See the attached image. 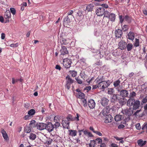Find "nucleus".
I'll return each instance as SVG.
<instances>
[{"mask_svg": "<svg viewBox=\"0 0 147 147\" xmlns=\"http://www.w3.org/2000/svg\"><path fill=\"white\" fill-rule=\"evenodd\" d=\"M96 14L98 16H102L104 15V16L105 17H108V16L107 13V11H105V9L103 7H100L97 9L96 11Z\"/></svg>", "mask_w": 147, "mask_h": 147, "instance_id": "nucleus-1", "label": "nucleus"}, {"mask_svg": "<svg viewBox=\"0 0 147 147\" xmlns=\"http://www.w3.org/2000/svg\"><path fill=\"white\" fill-rule=\"evenodd\" d=\"M65 79L66 80V84L65 86L67 89L69 90L70 88L71 84L74 82V80L71 78L69 76H66Z\"/></svg>", "mask_w": 147, "mask_h": 147, "instance_id": "nucleus-2", "label": "nucleus"}, {"mask_svg": "<svg viewBox=\"0 0 147 147\" xmlns=\"http://www.w3.org/2000/svg\"><path fill=\"white\" fill-rule=\"evenodd\" d=\"M127 104L129 106H131L132 105L134 110H136L139 108L140 103L139 101H127Z\"/></svg>", "mask_w": 147, "mask_h": 147, "instance_id": "nucleus-3", "label": "nucleus"}, {"mask_svg": "<svg viewBox=\"0 0 147 147\" xmlns=\"http://www.w3.org/2000/svg\"><path fill=\"white\" fill-rule=\"evenodd\" d=\"M72 63V60L71 59L66 58L63 60V64L64 66L66 68H69L71 67Z\"/></svg>", "mask_w": 147, "mask_h": 147, "instance_id": "nucleus-4", "label": "nucleus"}, {"mask_svg": "<svg viewBox=\"0 0 147 147\" xmlns=\"http://www.w3.org/2000/svg\"><path fill=\"white\" fill-rule=\"evenodd\" d=\"M96 80L98 84V88L100 89H102V87L105 81V79L103 76H98Z\"/></svg>", "mask_w": 147, "mask_h": 147, "instance_id": "nucleus-5", "label": "nucleus"}, {"mask_svg": "<svg viewBox=\"0 0 147 147\" xmlns=\"http://www.w3.org/2000/svg\"><path fill=\"white\" fill-rule=\"evenodd\" d=\"M79 116L78 114V113L76 114V117H73V116L69 114L66 117V119L68 121H74V120H76L78 121L79 120Z\"/></svg>", "mask_w": 147, "mask_h": 147, "instance_id": "nucleus-6", "label": "nucleus"}, {"mask_svg": "<svg viewBox=\"0 0 147 147\" xmlns=\"http://www.w3.org/2000/svg\"><path fill=\"white\" fill-rule=\"evenodd\" d=\"M4 17L6 19L5 23L9 22V19L11 18V12L9 10H6L4 14Z\"/></svg>", "mask_w": 147, "mask_h": 147, "instance_id": "nucleus-7", "label": "nucleus"}, {"mask_svg": "<svg viewBox=\"0 0 147 147\" xmlns=\"http://www.w3.org/2000/svg\"><path fill=\"white\" fill-rule=\"evenodd\" d=\"M118 91L119 92V94L122 97H127L129 94L128 91L125 89H122L120 91L119 89H118Z\"/></svg>", "mask_w": 147, "mask_h": 147, "instance_id": "nucleus-8", "label": "nucleus"}, {"mask_svg": "<svg viewBox=\"0 0 147 147\" xmlns=\"http://www.w3.org/2000/svg\"><path fill=\"white\" fill-rule=\"evenodd\" d=\"M113 119V118L111 115L106 114L105 117V118L104 122L105 123H110L112 121Z\"/></svg>", "mask_w": 147, "mask_h": 147, "instance_id": "nucleus-9", "label": "nucleus"}, {"mask_svg": "<svg viewBox=\"0 0 147 147\" xmlns=\"http://www.w3.org/2000/svg\"><path fill=\"white\" fill-rule=\"evenodd\" d=\"M126 45L127 43L125 42L124 41H121L119 43V48L121 50H123L126 48Z\"/></svg>", "mask_w": 147, "mask_h": 147, "instance_id": "nucleus-10", "label": "nucleus"}, {"mask_svg": "<svg viewBox=\"0 0 147 147\" xmlns=\"http://www.w3.org/2000/svg\"><path fill=\"white\" fill-rule=\"evenodd\" d=\"M121 112L123 114H125L127 115V116H130L133 113V110L131 111V109H125L122 110L121 111Z\"/></svg>", "mask_w": 147, "mask_h": 147, "instance_id": "nucleus-11", "label": "nucleus"}, {"mask_svg": "<svg viewBox=\"0 0 147 147\" xmlns=\"http://www.w3.org/2000/svg\"><path fill=\"white\" fill-rule=\"evenodd\" d=\"M45 129L48 131L49 132H50L53 130L54 127L53 125L51 123H48L47 124H46Z\"/></svg>", "mask_w": 147, "mask_h": 147, "instance_id": "nucleus-12", "label": "nucleus"}, {"mask_svg": "<svg viewBox=\"0 0 147 147\" xmlns=\"http://www.w3.org/2000/svg\"><path fill=\"white\" fill-rule=\"evenodd\" d=\"M112 82L110 81V80H107V81L106 82L104 79V82H103V85H102V89L104 90L105 88L108 87V86L110 85Z\"/></svg>", "mask_w": 147, "mask_h": 147, "instance_id": "nucleus-13", "label": "nucleus"}, {"mask_svg": "<svg viewBox=\"0 0 147 147\" xmlns=\"http://www.w3.org/2000/svg\"><path fill=\"white\" fill-rule=\"evenodd\" d=\"M107 13L108 16V17L109 18V20L112 22H115L116 16L115 14H114V13H111V14H110L108 12V11Z\"/></svg>", "mask_w": 147, "mask_h": 147, "instance_id": "nucleus-14", "label": "nucleus"}, {"mask_svg": "<svg viewBox=\"0 0 147 147\" xmlns=\"http://www.w3.org/2000/svg\"><path fill=\"white\" fill-rule=\"evenodd\" d=\"M46 124L44 123H39L37 125V129L39 130H43L46 129Z\"/></svg>", "mask_w": 147, "mask_h": 147, "instance_id": "nucleus-15", "label": "nucleus"}, {"mask_svg": "<svg viewBox=\"0 0 147 147\" xmlns=\"http://www.w3.org/2000/svg\"><path fill=\"white\" fill-rule=\"evenodd\" d=\"M136 93L134 91H132L129 94V98L128 101H135V99L134 97L136 95Z\"/></svg>", "mask_w": 147, "mask_h": 147, "instance_id": "nucleus-16", "label": "nucleus"}, {"mask_svg": "<svg viewBox=\"0 0 147 147\" xmlns=\"http://www.w3.org/2000/svg\"><path fill=\"white\" fill-rule=\"evenodd\" d=\"M122 34L123 32L121 30L117 29L115 31V35L116 37L118 38L121 37Z\"/></svg>", "mask_w": 147, "mask_h": 147, "instance_id": "nucleus-17", "label": "nucleus"}, {"mask_svg": "<svg viewBox=\"0 0 147 147\" xmlns=\"http://www.w3.org/2000/svg\"><path fill=\"white\" fill-rule=\"evenodd\" d=\"M1 132L4 139L6 140H9V136L5 131L4 129H2L1 130Z\"/></svg>", "mask_w": 147, "mask_h": 147, "instance_id": "nucleus-18", "label": "nucleus"}, {"mask_svg": "<svg viewBox=\"0 0 147 147\" xmlns=\"http://www.w3.org/2000/svg\"><path fill=\"white\" fill-rule=\"evenodd\" d=\"M60 51L61 53V54L62 55H65V54H67L68 52L66 47H65V46L62 47V49L60 50Z\"/></svg>", "mask_w": 147, "mask_h": 147, "instance_id": "nucleus-19", "label": "nucleus"}, {"mask_svg": "<svg viewBox=\"0 0 147 147\" xmlns=\"http://www.w3.org/2000/svg\"><path fill=\"white\" fill-rule=\"evenodd\" d=\"M95 1H97V2L96 3V4L97 5H101L102 7H105V8H108L109 7V6L107 4H101V3H100V2L101 1H103L104 0H94Z\"/></svg>", "mask_w": 147, "mask_h": 147, "instance_id": "nucleus-20", "label": "nucleus"}, {"mask_svg": "<svg viewBox=\"0 0 147 147\" xmlns=\"http://www.w3.org/2000/svg\"><path fill=\"white\" fill-rule=\"evenodd\" d=\"M78 97L80 99H84V101H86V99L84 98L85 97V94L84 93L81 92L80 90V92L79 93H78Z\"/></svg>", "mask_w": 147, "mask_h": 147, "instance_id": "nucleus-21", "label": "nucleus"}, {"mask_svg": "<svg viewBox=\"0 0 147 147\" xmlns=\"http://www.w3.org/2000/svg\"><path fill=\"white\" fill-rule=\"evenodd\" d=\"M107 111L106 109H104L100 113L99 116H101L102 117H104L105 116L106 117L107 114Z\"/></svg>", "mask_w": 147, "mask_h": 147, "instance_id": "nucleus-22", "label": "nucleus"}, {"mask_svg": "<svg viewBox=\"0 0 147 147\" xmlns=\"http://www.w3.org/2000/svg\"><path fill=\"white\" fill-rule=\"evenodd\" d=\"M128 38L131 40H133L135 38L134 33V32H129L128 34Z\"/></svg>", "mask_w": 147, "mask_h": 147, "instance_id": "nucleus-23", "label": "nucleus"}, {"mask_svg": "<svg viewBox=\"0 0 147 147\" xmlns=\"http://www.w3.org/2000/svg\"><path fill=\"white\" fill-rule=\"evenodd\" d=\"M71 22L70 19V16L68 15L66 16L64 18L63 20V23L64 24H67V23H70Z\"/></svg>", "mask_w": 147, "mask_h": 147, "instance_id": "nucleus-24", "label": "nucleus"}, {"mask_svg": "<svg viewBox=\"0 0 147 147\" xmlns=\"http://www.w3.org/2000/svg\"><path fill=\"white\" fill-rule=\"evenodd\" d=\"M147 142L146 141H143V140L142 139L139 140L138 141V143L140 146H144L146 144Z\"/></svg>", "mask_w": 147, "mask_h": 147, "instance_id": "nucleus-25", "label": "nucleus"}, {"mask_svg": "<svg viewBox=\"0 0 147 147\" xmlns=\"http://www.w3.org/2000/svg\"><path fill=\"white\" fill-rule=\"evenodd\" d=\"M96 144V140H91L90 143L89 144V147H95Z\"/></svg>", "mask_w": 147, "mask_h": 147, "instance_id": "nucleus-26", "label": "nucleus"}, {"mask_svg": "<svg viewBox=\"0 0 147 147\" xmlns=\"http://www.w3.org/2000/svg\"><path fill=\"white\" fill-rule=\"evenodd\" d=\"M88 104L90 108H94L95 107L96 103L95 101H89Z\"/></svg>", "mask_w": 147, "mask_h": 147, "instance_id": "nucleus-27", "label": "nucleus"}, {"mask_svg": "<svg viewBox=\"0 0 147 147\" xmlns=\"http://www.w3.org/2000/svg\"><path fill=\"white\" fill-rule=\"evenodd\" d=\"M62 124L64 127H67L69 126V122H68V120H63Z\"/></svg>", "mask_w": 147, "mask_h": 147, "instance_id": "nucleus-28", "label": "nucleus"}, {"mask_svg": "<svg viewBox=\"0 0 147 147\" xmlns=\"http://www.w3.org/2000/svg\"><path fill=\"white\" fill-rule=\"evenodd\" d=\"M123 118V117L121 115H117L115 116V119L116 121H119Z\"/></svg>", "mask_w": 147, "mask_h": 147, "instance_id": "nucleus-29", "label": "nucleus"}, {"mask_svg": "<svg viewBox=\"0 0 147 147\" xmlns=\"http://www.w3.org/2000/svg\"><path fill=\"white\" fill-rule=\"evenodd\" d=\"M94 8V6L93 4H90L88 5L86 7V10L88 11H92Z\"/></svg>", "mask_w": 147, "mask_h": 147, "instance_id": "nucleus-30", "label": "nucleus"}, {"mask_svg": "<svg viewBox=\"0 0 147 147\" xmlns=\"http://www.w3.org/2000/svg\"><path fill=\"white\" fill-rule=\"evenodd\" d=\"M69 134L71 136H76L77 134V131L76 130H69Z\"/></svg>", "mask_w": 147, "mask_h": 147, "instance_id": "nucleus-31", "label": "nucleus"}, {"mask_svg": "<svg viewBox=\"0 0 147 147\" xmlns=\"http://www.w3.org/2000/svg\"><path fill=\"white\" fill-rule=\"evenodd\" d=\"M133 45L131 43H129L127 45V46H126V47L128 51H130V50H131L133 48Z\"/></svg>", "mask_w": 147, "mask_h": 147, "instance_id": "nucleus-32", "label": "nucleus"}, {"mask_svg": "<svg viewBox=\"0 0 147 147\" xmlns=\"http://www.w3.org/2000/svg\"><path fill=\"white\" fill-rule=\"evenodd\" d=\"M36 138V134H34L32 133H31L30 134L29 136V138L30 140H35V138Z\"/></svg>", "mask_w": 147, "mask_h": 147, "instance_id": "nucleus-33", "label": "nucleus"}, {"mask_svg": "<svg viewBox=\"0 0 147 147\" xmlns=\"http://www.w3.org/2000/svg\"><path fill=\"white\" fill-rule=\"evenodd\" d=\"M60 42L61 44L64 45H68L69 42L67 41L66 40L65 38H63L62 40L60 41Z\"/></svg>", "mask_w": 147, "mask_h": 147, "instance_id": "nucleus-34", "label": "nucleus"}, {"mask_svg": "<svg viewBox=\"0 0 147 147\" xmlns=\"http://www.w3.org/2000/svg\"><path fill=\"white\" fill-rule=\"evenodd\" d=\"M119 95L117 94H114L113 95V96L111 97L112 100H114V101H116L118 99V96H119Z\"/></svg>", "mask_w": 147, "mask_h": 147, "instance_id": "nucleus-35", "label": "nucleus"}, {"mask_svg": "<svg viewBox=\"0 0 147 147\" xmlns=\"http://www.w3.org/2000/svg\"><path fill=\"white\" fill-rule=\"evenodd\" d=\"M69 72L71 74V76L72 77L76 76L77 74V72L76 71H70Z\"/></svg>", "mask_w": 147, "mask_h": 147, "instance_id": "nucleus-36", "label": "nucleus"}, {"mask_svg": "<svg viewBox=\"0 0 147 147\" xmlns=\"http://www.w3.org/2000/svg\"><path fill=\"white\" fill-rule=\"evenodd\" d=\"M35 113V110L32 109L30 110L28 113V115H33Z\"/></svg>", "mask_w": 147, "mask_h": 147, "instance_id": "nucleus-37", "label": "nucleus"}, {"mask_svg": "<svg viewBox=\"0 0 147 147\" xmlns=\"http://www.w3.org/2000/svg\"><path fill=\"white\" fill-rule=\"evenodd\" d=\"M121 82L120 80H116L114 82L113 85L115 86V87H117L118 85H119Z\"/></svg>", "mask_w": 147, "mask_h": 147, "instance_id": "nucleus-38", "label": "nucleus"}, {"mask_svg": "<svg viewBox=\"0 0 147 147\" xmlns=\"http://www.w3.org/2000/svg\"><path fill=\"white\" fill-rule=\"evenodd\" d=\"M139 39L136 38L135 39V42L134 44V46H136V47H137V46H139Z\"/></svg>", "mask_w": 147, "mask_h": 147, "instance_id": "nucleus-39", "label": "nucleus"}, {"mask_svg": "<svg viewBox=\"0 0 147 147\" xmlns=\"http://www.w3.org/2000/svg\"><path fill=\"white\" fill-rule=\"evenodd\" d=\"M125 20L128 22H130L131 21V18L128 15H125L124 17Z\"/></svg>", "mask_w": 147, "mask_h": 147, "instance_id": "nucleus-40", "label": "nucleus"}, {"mask_svg": "<svg viewBox=\"0 0 147 147\" xmlns=\"http://www.w3.org/2000/svg\"><path fill=\"white\" fill-rule=\"evenodd\" d=\"M75 79L77 82L78 83L80 84H82L83 82L82 80H81V79H80V78H78V77H76V78H75Z\"/></svg>", "mask_w": 147, "mask_h": 147, "instance_id": "nucleus-41", "label": "nucleus"}, {"mask_svg": "<svg viewBox=\"0 0 147 147\" xmlns=\"http://www.w3.org/2000/svg\"><path fill=\"white\" fill-rule=\"evenodd\" d=\"M25 131L26 132H30L31 131V129L30 127L26 126L25 128Z\"/></svg>", "mask_w": 147, "mask_h": 147, "instance_id": "nucleus-42", "label": "nucleus"}, {"mask_svg": "<svg viewBox=\"0 0 147 147\" xmlns=\"http://www.w3.org/2000/svg\"><path fill=\"white\" fill-rule=\"evenodd\" d=\"M53 141V140L51 138H48L45 142V143L48 144H50Z\"/></svg>", "mask_w": 147, "mask_h": 147, "instance_id": "nucleus-43", "label": "nucleus"}, {"mask_svg": "<svg viewBox=\"0 0 147 147\" xmlns=\"http://www.w3.org/2000/svg\"><path fill=\"white\" fill-rule=\"evenodd\" d=\"M92 88V87L90 86H86V87H85V88L84 89V91H86V92H88Z\"/></svg>", "mask_w": 147, "mask_h": 147, "instance_id": "nucleus-44", "label": "nucleus"}, {"mask_svg": "<svg viewBox=\"0 0 147 147\" xmlns=\"http://www.w3.org/2000/svg\"><path fill=\"white\" fill-rule=\"evenodd\" d=\"M119 21L121 24L123 23L125 19L124 17H123L122 15H119Z\"/></svg>", "mask_w": 147, "mask_h": 147, "instance_id": "nucleus-45", "label": "nucleus"}, {"mask_svg": "<svg viewBox=\"0 0 147 147\" xmlns=\"http://www.w3.org/2000/svg\"><path fill=\"white\" fill-rule=\"evenodd\" d=\"M122 29L124 31H127L128 29V26L126 25H124L122 26Z\"/></svg>", "mask_w": 147, "mask_h": 147, "instance_id": "nucleus-46", "label": "nucleus"}, {"mask_svg": "<svg viewBox=\"0 0 147 147\" xmlns=\"http://www.w3.org/2000/svg\"><path fill=\"white\" fill-rule=\"evenodd\" d=\"M108 93L109 94H111H111H113V93L114 92V90L113 88H109L108 90Z\"/></svg>", "mask_w": 147, "mask_h": 147, "instance_id": "nucleus-47", "label": "nucleus"}, {"mask_svg": "<svg viewBox=\"0 0 147 147\" xmlns=\"http://www.w3.org/2000/svg\"><path fill=\"white\" fill-rule=\"evenodd\" d=\"M74 11L73 10H70L67 13V15H69V16H70V19L71 18V17L74 16L73 15H72V13H73Z\"/></svg>", "mask_w": 147, "mask_h": 147, "instance_id": "nucleus-48", "label": "nucleus"}, {"mask_svg": "<svg viewBox=\"0 0 147 147\" xmlns=\"http://www.w3.org/2000/svg\"><path fill=\"white\" fill-rule=\"evenodd\" d=\"M10 10L13 15H15L16 13V10L15 8H10Z\"/></svg>", "mask_w": 147, "mask_h": 147, "instance_id": "nucleus-49", "label": "nucleus"}, {"mask_svg": "<svg viewBox=\"0 0 147 147\" xmlns=\"http://www.w3.org/2000/svg\"><path fill=\"white\" fill-rule=\"evenodd\" d=\"M96 140V142H97V143L98 144H100L101 142H102V140L101 138H96V139H95Z\"/></svg>", "mask_w": 147, "mask_h": 147, "instance_id": "nucleus-50", "label": "nucleus"}, {"mask_svg": "<svg viewBox=\"0 0 147 147\" xmlns=\"http://www.w3.org/2000/svg\"><path fill=\"white\" fill-rule=\"evenodd\" d=\"M80 103H79V104L80 105H82L84 106H86L87 105V103L86 101H81L80 102Z\"/></svg>", "mask_w": 147, "mask_h": 147, "instance_id": "nucleus-51", "label": "nucleus"}, {"mask_svg": "<svg viewBox=\"0 0 147 147\" xmlns=\"http://www.w3.org/2000/svg\"><path fill=\"white\" fill-rule=\"evenodd\" d=\"M59 116H55L54 117V121L56 123L57 121H59Z\"/></svg>", "mask_w": 147, "mask_h": 147, "instance_id": "nucleus-52", "label": "nucleus"}, {"mask_svg": "<svg viewBox=\"0 0 147 147\" xmlns=\"http://www.w3.org/2000/svg\"><path fill=\"white\" fill-rule=\"evenodd\" d=\"M36 121L35 120H32L31 121L30 123V127H32L33 125H34V123H35Z\"/></svg>", "mask_w": 147, "mask_h": 147, "instance_id": "nucleus-53", "label": "nucleus"}, {"mask_svg": "<svg viewBox=\"0 0 147 147\" xmlns=\"http://www.w3.org/2000/svg\"><path fill=\"white\" fill-rule=\"evenodd\" d=\"M101 103L103 106H106L108 104V102L107 101H102Z\"/></svg>", "mask_w": 147, "mask_h": 147, "instance_id": "nucleus-54", "label": "nucleus"}, {"mask_svg": "<svg viewBox=\"0 0 147 147\" xmlns=\"http://www.w3.org/2000/svg\"><path fill=\"white\" fill-rule=\"evenodd\" d=\"M18 45V43H16V44H11L10 45V46L11 47H16Z\"/></svg>", "mask_w": 147, "mask_h": 147, "instance_id": "nucleus-55", "label": "nucleus"}, {"mask_svg": "<svg viewBox=\"0 0 147 147\" xmlns=\"http://www.w3.org/2000/svg\"><path fill=\"white\" fill-rule=\"evenodd\" d=\"M18 81H19V80H18V79H15L14 78H12V83L13 84H15V83L18 82Z\"/></svg>", "mask_w": 147, "mask_h": 147, "instance_id": "nucleus-56", "label": "nucleus"}, {"mask_svg": "<svg viewBox=\"0 0 147 147\" xmlns=\"http://www.w3.org/2000/svg\"><path fill=\"white\" fill-rule=\"evenodd\" d=\"M136 128L138 129H140L141 128L140 125V123H138L136 125Z\"/></svg>", "mask_w": 147, "mask_h": 147, "instance_id": "nucleus-57", "label": "nucleus"}, {"mask_svg": "<svg viewBox=\"0 0 147 147\" xmlns=\"http://www.w3.org/2000/svg\"><path fill=\"white\" fill-rule=\"evenodd\" d=\"M54 125L56 127H57L60 125V124L59 123L58 121H57L55 123Z\"/></svg>", "mask_w": 147, "mask_h": 147, "instance_id": "nucleus-58", "label": "nucleus"}, {"mask_svg": "<svg viewBox=\"0 0 147 147\" xmlns=\"http://www.w3.org/2000/svg\"><path fill=\"white\" fill-rule=\"evenodd\" d=\"M24 105V106L26 108H28L30 106V104L29 103H28V102H26L25 103Z\"/></svg>", "mask_w": 147, "mask_h": 147, "instance_id": "nucleus-59", "label": "nucleus"}, {"mask_svg": "<svg viewBox=\"0 0 147 147\" xmlns=\"http://www.w3.org/2000/svg\"><path fill=\"white\" fill-rule=\"evenodd\" d=\"M100 32H99V31H98V30H96L94 32V35L96 36H99V35H100Z\"/></svg>", "mask_w": 147, "mask_h": 147, "instance_id": "nucleus-60", "label": "nucleus"}, {"mask_svg": "<svg viewBox=\"0 0 147 147\" xmlns=\"http://www.w3.org/2000/svg\"><path fill=\"white\" fill-rule=\"evenodd\" d=\"M113 55L115 56H119V53H117V52H113Z\"/></svg>", "mask_w": 147, "mask_h": 147, "instance_id": "nucleus-61", "label": "nucleus"}, {"mask_svg": "<svg viewBox=\"0 0 147 147\" xmlns=\"http://www.w3.org/2000/svg\"><path fill=\"white\" fill-rule=\"evenodd\" d=\"M142 129H147V123H144V125H143V126L142 127Z\"/></svg>", "mask_w": 147, "mask_h": 147, "instance_id": "nucleus-62", "label": "nucleus"}, {"mask_svg": "<svg viewBox=\"0 0 147 147\" xmlns=\"http://www.w3.org/2000/svg\"><path fill=\"white\" fill-rule=\"evenodd\" d=\"M55 68L57 69H58L59 70H60L61 69V67H60L59 65H57L55 66Z\"/></svg>", "mask_w": 147, "mask_h": 147, "instance_id": "nucleus-63", "label": "nucleus"}, {"mask_svg": "<svg viewBox=\"0 0 147 147\" xmlns=\"http://www.w3.org/2000/svg\"><path fill=\"white\" fill-rule=\"evenodd\" d=\"M111 147H118V146L116 144L112 143L111 144Z\"/></svg>", "mask_w": 147, "mask_h": 147, "instance_id": "nucleus-64", "label": "nucleus"}]
</instances>
